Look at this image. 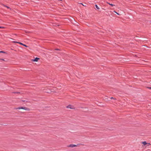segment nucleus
Segmentation results:
<instances>
[{"mask_svg": "<svg viewBox=\"0 0 151 151\" xmlns=\"http://www.w3.org/2000/svg\"><path fill=\"white\" fill-rule=\"evenodd\" d=\"M17 109H23L25 110H29V109H27V108L26 107H19L17 108Z\"/></svg>", "mask_w": 151, "mask_h": 151, "instance_id": "obj_1", "label": "nucleus"}, {"mask_svg": "<svg viewBox=\"0 0 151 151\" xmlns=\"http://www.w3.org/2000/svg\"><path fill=\"white\" fill-rule=\"evenodd\" d=\"M77 146V145L74 144H70L68 146V147H73Z\"/></svg>", "mask_w": 151, "mask_h": 151, "instance_id": "obj_2", "label": "nucleus"}, {"mask_svg": "<svg viewBox=\"0 0 151 151\" xmlns=\"http://www.w3.org/2000/svg\"><path fill=\"white\" fill-rule=\"evenodd\" d=\"M15 42V43H18L21 45H22L23 46H24L26 47H27V46L25 45H24V44H23V43H21V42Z\"/></svg>", "mask_w": 151, "mask_h": 151, "instance_id": "obj_3", "label": "nucleus"}, {"mask_svg": "<svg viewBox=\"0 0 151 151\" xmlns=\"http://www.w3.org/2000/svg\"><path fill=\"white\" fill-rule=\"evenodd\" d=\"M67 108H70V109H73V106L71 105H69L67 106Z\"/></svg>", "mask_w": 151, "mask_h": 151, "instance_id": "obj_4", "label": "nucleus"}, {"mask_svg": "<svg viewBox=\"0 0 151 151\" xmlns=\"http://www.w3.org/2000/svg\"><path fill=\"white\" fill-rule=\"evenodd\" d=\"M39 59V58H36L35 59L33 60L32 61H33L37 62L38 60Z\"/></svg>", "mask_w": 151, "mask_h": 151, "instance_id": "obj_5", "label": "nucleus"}, {"mask_svg": "<svg viewBox=\"0 0 151 151\" xmlns=\"http://www.w3.org/2000/svg\"><path fill=\"white\" fill-rule=\"evenodd\" d=\"M95 6L96 7V9H100L98 7V6L97 5H95Z\"/></svg>", "mask_w": 151, "mask_h": 151, "instance_id": "obj_6", "label": "nucleus"}, {"mask_svg": "<svg viewBox=\"0 0 151 151\" xmlns=\"http://www.w3.org/2000/svg\"><path fill=\"white\" fill-rule=\"evenodd\" d=\"M142 143H143L144 144V145H145L147 144V143L145 142H142Z\"/></svg>", "mask_w": 151, "mask_h": 151, "instance_id": "obj_7", "label": "nucleus"}, {"mask_svg": "<svg viewBox=\"0 0 151 151\" xmlns=\"http://www.w3.org/2000/svg\"><path fill=\"white\" fill-rule=\"evenodd\" d=\"M107 3L108 4H109L111 6H114V5L113 4H110L109 3Z\"/></svg>", "mask_w": 151, "mask_h": 151, "instance_id": "obj_8", "label": "nucleus"}, {"mask_svg": "<svg viewBox=\"0 0 151 151\" xmlns=\"http://www.w3.org/2000/svg\"><path fill=\"white\" fill-rule=\"evenodd\" d=\"M0 53H5V52L3 51H0Z\"/></svg>", "mask_w": 151, "mask_h": 151, "instance_id": "obj_9", "label": "nucleus"}, {"mask_svg": "<svg viewBox=\"0 0 151 151\" xmlns=\"http://www.w3.org/2000/svg\"><path fill=\"white\" fill-rule=\"evenodd\" d=\"M114 12L115 13H116L118 15H119V14L117 13L116 11H114Z\"/></svg>", "mask_w": 151, "mask_h": 151, "instance_id": "obj_10", "label": "nucleus"}, {"mask_svg": "<svg viewBox=\"0 0 151 151\" xmlns=\"http://www.w3.org/2000/svg\"><path fill=\"white\" fill-rule=\"evenodd\" d=\"M4 28V27H0V28Z\"/></svg>", "mask_w": 151, "mask_h": 151, "instance_id": "obj_11", "label": "nucleus"}, {"mask_svg": "<svg viewBox=\"0 0 151 151\" xmlns=\"http://www.w3.org/2000/svg\"><path fill=\"white\" fill-rule=\"evenodd\" d=\"M5 6V7H7V8H9V7H8V6Z\"/></svg>", "mask_w": 151, "mask_h": 151, "instance_id": "obj_12", "label": "nucleus"}, {"mask_svg": "<svg viewBox=\"0 0 151 151\" xmlns=\"http://www.w3.org/2000/svg\"><path fill=\"white\" fill-rule=\"evenodd\" d=\"M55 50H59V49H56Z\"/></svg>", "mask_w": 151, "mask_h": 151, "instance_id": "obj_13", "label": "nucleus"}, {"mask_svg": "<svg viewBox=\"0 0 151 151\" xmlns=\"http://www.w3.org/2000/svg\"><path fill=\"white\" fill-rule=\"evenodd\" d=\"M148 88L151 89V87H149Z\"/></svg>", "mask_w": 151, "mask_h": 151, "instance_id": "obj_14", "label": "nucleus"}, {"mask_svg": "<svg viewBox=\"0 0 151 151\" xmlns=\"http://www.w3.org/2000/svg\"><path fill=\"white\" fill-rule=\"evenodd\" d=\"M150 145V144L149 143L148 144V146Z\"/></svg>", "mask_w": 151, "mask_h": 151, "instance_id": "obj_15", "label": "nucleus"}, {"mask_svg": "<svg viewBox=\"0 0 151 151\" xmlns=\"http://www.w3.org/2000/svg\"><path fill=\"white\" fill-rule=\"evenodd\" d=\"M1 60H4L3 59H1Z\"/></svg>", "mask_w": 151, "mask_h": 151, "instance_id": "obj_16", "label": "nucleus"}, {"mask_svg": "<svg viewBox=\"0 0 151 151\" xmlns=\"http://www.w3.org/2000/svg\"><path fill=\"white\" fill-rule=\"evenodd\" d=\"M111 99H113V97H111Z\"/></svg>", "mask_w": 151, "mask_h": 151, "instance_id": "obj_17", "label": "nucleus"}]
</instances>
